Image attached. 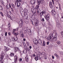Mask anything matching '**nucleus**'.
Returning <instances> with one entry per match:
<instances>
[{"label": "nucleus", "mask_w": 63, "mask_h": 63, "mask_svg": "<svg viewBox=\"0 0 63 63\" xmlns=\"http://www.w3.org/2000/svg\"><path fill=\"white\" fill-rule=\"evenodd\" d=\"M53 33H52L49 34L48 37L47 36H46L45 37V39H47V40H50L51 39H52V38H53Z\"/></svg>", "instance_id": "nucleus-1"}, {"label": "nucleus", "mask_w": 63, "mask_h": 63, "mask_svg": "<svg viewBox=\"0 0 63 63\" xmlns=\"http://www.w3.org/2000/svg\"><path fill=\"white\" fill-rule=\"evenodd\" d=\"M20 13L21 14L22 16H23V14H23V13L24 12V10H23V9L21 7H20Z\"/></svg>", "instance_id": "nucleus-2"}, {"label": "nucleus", "mask_w": 63, "mask_h": 63, "mask_svg": "<svg viewBox=\"0 0 63 63\" xmlns=\"http://www.w3.org/2000/svg\"><path fill=\"white\" fill-rule=\"evenodd\" d=\"M19 35L21 37H22V38H23V37H24V34H23V33L22 30L20 31Z\"/></svg>", "instance_id": "nucleus-3"}, {"label": "nucleus", "mask_w": 63, "mask_h": 63, "mask_svg": "<svg viewBox=\"0 0 63 63\" xmlns=\"http://www.w3.org/2000/svg\"><path fill=\"white\" fill-rule=\"evenodd\" d=\"M46 14V12L45 11H42L40 12V14L39 15V16L40 17H42L43 15H45Z\"/></svg>", "instance_id": "nucleus-4"}, {"label": "nucleus", "mask_w": 63, "mask_h": 63, "mask_svg": "<svg viewBox=\"0 0 63 63\" xmlns=\"http://www.w3.org/2000/svg\"><path fill=\"white\" fill-rule=\"evenodd\" d=\"M21 22L19 24V27H21L23 25V20H21V21H20L19 22Z\"/></svg>", "instance_id": "nucleus-5"}, {"label": "nucleus", "mask_w": 63, "mask_h": 63, "mask_svg": "<svg viewBox=\"0 0 63 63\" xmlns=\"http://www.w3.org/2000/svg\"><path fill=\"white\" fill-rule=\"evenodd\" d=\"M45 18L47 20H48L49 19V18H50V15L48 14H47L46 17H45Z\"/></svg>", "instance_id": "nucleus-6"}, {"label": "nucleus", "mask_w": 63, "mask_h": 63, "mask_svg": "<svg viewBox=\"0 0 63 63\" xmlns=\"http://www.w3.org/2000/svg\"><path fill=\"white\" fill-rule=\"evenodd\" d=\"M24 13L23 14V16H26V17L27 18H26L27 19L28 18V15H27V13L25 11H24Z\"/></svg>", "instance_id": "nucleus-7"}, {"label": "nucleus", "mask_w": 63, "mask_h": 63, "mask_svg": "<svg viewBox=\"0 0 63 63\" xmlns=\"http://www.w3.org/2000/svg\"><path fill=\"white\" fill-rule=\"evenodd\" d=\"M37 4L38 5H40V4L41 3L42 4H44V3L43 2V1H42L40 0H37Z\"/></svg>", "instance_id": "nucleus-8"}, {"label": "nucleus", "mask_w": 63, "mask_h": 63, "mask_svg": "<svg viewBox=\"0 0 63 63\" xmlns=\"http://www.w3.org/2000/svg\"><path fill=\"white\" fill-rule=\"evenodd\" d=\"M32 13L34 14H35L36 12V10L35 8H33L32 10Z\"/></svg>", "instance_id": "nucleus-9"}, {"label": "nucleus", "mask_w": 63, "mask_h": 63, "mask_svg": "<svg viewBox=\"0 0 63 63\" xmlns=\"http://www.w3.org/2000/svg\"><path fill=\"white\" fill-rule=\"evenodd\" d=\"M36 0H31V3L32 5H34L36 3Z\"/></svg>", "instance_id": "nucleus-10"}, {"label": "nucleus", "mask_w": 63, "mask_h": 63, "mask_svg": "<svg viewBox=\"0 0 63 63\" xmlns=\"http://www.w3.org/2000/svg\"><path fill=\"white\" fill-rule=\"evenodd\" d=\"M12 40L13 41L16 42V41L17 40V37H14L12 38Z\"/></svg>", "instance_id": "nucleus-11"}, {"label": "nucleus", "mask_w": 63, "mask_h": 63, "mask_svg": "<svg viewBox=\"0 0 63 63\" xmlns=\"http://www.w3.org/2000/svg\"><path fill=\"white\" fill-rule=\"evenodd\" d=\"M51 39H53V41L54 42H56L57 41V38L56 37V36L54 37H53Z\"/></svg>", "instance_id": "nucleus-12"}, {"label": "nucleus", "mask_w": 63, "mask_h": 63, "mask_svg": "<svg viewBox=\"0 0 63 63\" xmlns=\"http://www.w3.org/2000/svg\"><path fill=\"white\" fill-rule=\"evenodd\" d=\"M0 55L1 57H0V58H1V59H3L4 57V56H5V53H2Z\"/></svg>", "instance_id": "nucleus-13"}, {"label": "nucleus", "mask_w": 63, "mask_h": 63, "mask_svg": "<svg viewBox=\"0 0 63 63\" xmlns=\"http://www.w3.org/2000/svg\"><path fill=\"white\" fill-rule=\"evenodd\" d=\"M33 42L35 44H36V45L38 44V40L36 39L34 40H33Z\"/></svg>", "instance_id": "nucleus-14"}, {"label": "nucleus", "mask_w": 63, "mask_h": 63, "mask_svg": "<svg viewBox=\"0 0 63 63\" xmlns=\"http://www.w3.org/2000/svg\"><path fill=\"white\" fill-rule=\"evenodd\" d=\"M22 43L23 45L24 46V48H26V44L25 43H24L22 41H21V43Z\"/></svg>", "instance_id": "nucleus-15"}, {"label": "nucleus", "mask_w": 63, "mask_h": 63, "mask_svg": "<svg viewBox=\"0 0 63 63\" xmlns=\"http://www.w3.org/2000/svg\"><path fill=\"white\" fill-rule=\"evenodd\" d=\"M35 26H38L39 22L37 21V20H36L35 21Z\"/></svg>", "instance_id": "nucleus-16"}, {"label": "nucleus", "mask_w": 63, "mask_h": 63, "mask_svg": "<svg viewBox=\"0 0 63 63\" xmlns=\"http://www.w3.org/2000/svg\"><path fill=\"white\" fill-rule=\"evenodd\" d=\"M25 60L26 62H28V61H29V59L28 58V56L27 55L26 56V57L25 58Z\"/></svg>", "instance_id": "nucleus-17"}, {"label": "nucleus", "mask_w": 63, "mask_h": 63, "mask_svg": "<svg viewBox=\"0 0 63 63\" xmlns=\"http://www.w3.org/2000/svg\"><path fill=\"white\" fill-rule=\"evenodd\" d=\"M49 6L50 8H51V9H52V7H53V6L52 5V2H50Z\"/></svg>", "instance_id": "nucleus-18"}, {"label": "nucleus", "mask_w": 63, "mask_h": 63, "mask_svg": "<svg viewBox=\"0 0 63 63\" xmlns=\"http://www.w3.org/2000/svg\"><path fill=\"white\" fill-rule=\"evenodd\" d=\"M4 49L5 50H6V51H8V50H10V49L8 48V47H7L4 46Z\"/></svg>", "instance_id": "nucleus-19"}, {"label": "nucleus", "mask_w": 63, "mask_h": 63, "mask_svg": "<svg viewBox=\"0 0 63 63\" xmlns=\"http://www.w3.org/2000/svg\"><path fill=\"white\" fill-rule=\"evenodd\" d=\"M39 55H38L37 56H35L34 57V59L36 61H37L39 59Z\"/></svg>", "instance_id": "nucleus-20"}, {"label": "nucleus", "mask_w": 63, "mask_h": 63, "mask_svg": "<svg viewBox=\"0 0 63 63\" xmlns=\"http://www.w3.org/2000/svg\"><path fill=\"white\" fill-rule=\"evenodd\" d=\"M17 7H20V2H17Z\"/></svg>", "instance_id": "nucleus-21"}, {"label": "nucleus", "mask_w": 63, "mask_h": 63, "mask_svg": "<svg viewBox=\"0 0 63 63\" xmlns=\"http://www.w3.org/2000/svg\"><path fill=\"white\" fill-rule=\"evenodd\" d=\"M3 59H1V58H0V63H3Z\"/></svg>", "instance_id": "nucleus-22"}, {"label": "nucleus", "mask_w": 63, "mask_h": 63, "mask_svg": "<svg viewBox=\"0 0 63 63\" xmlns=\"http://www.w3.org/2000/svg\"><path fill=\"white\" fill-rule=\"evenodd\" d=\"M61 16H62L61 18V21L62 22H63V14H61Z\"/></svg>", "instance_id": "nucleus-23"}, {"label": "nucleus", "mask_w": 63, "mask_h": 63, "mask_svg": "<svg viewBox=\"0 0 63 63\" xmlns=\"http://www.w3.org/2000/svg\"><path fill=\"white\" fill-rule=\"evenodd\" d=\"M10 56L12 57V56H14V53L12 52H11V54H10Z\"/></svg>", "instance_id": "nucleus-24"}, {"label": "nucleus", "mask_w": 63, "mask_h": 63, "mask_svg": "<svg viewBox=\"0 0 63 63\" xmlns=\"http://www.w3.org/2000/svg\"><path fill=\"white\" fill-rule=\"evenodd\" d=\"M39 5H37L35 7V9H36V10H39Z\"/></svg>", "instance_id": "nucleus-25"}, {"label": "nucleus", "mask_w": 63, "mask_h": 63, "mask_svg": "<svg viewBox=\"0 0 63 63\" xmlns=\"http://www.w3.org/2000/svg\"><path fill=\"white\" fill-rule=\"evenodd\" d=\"M41 12H40V11L39 10H37V15H38V16H39L40 15V14Z\"/></svg>", "instance_id": "nucleus-26"}, {"label": "nucleus", "mask_w": 63, "mask_h": 63, "mask_svg": "<svg viewBox=\"0 0 63 63\" xmlns=\"http://www.w3.org/2000/svg\"><path fill=\"white\" fill-rule=\"evenodd\" d=\"M6 9L7 10H9L10 9V7H9V5H7L6 6Z\"/></svg>", "instance_id": "nucleus-27"}, {"label": "nucleus", "mask_w": 63, "mask_h": 63, "mask_svg": "<svg viewBox=\"0 0 63 63\" xmlns=\"http://www.w3.org/2000/svg\"><path fill=\"white\" fill-rule=\"evenodd\" d=\"M21 0H16V2H15V5L16 6V3H18V2H21Z\"/></svg>", "instance_id": "nucleus-28"}, {"label": "nucleus", "mask_w": 63, "mask_h": 63, "mask_svg": "<svg viewBox=\"0 0 63 63\" xmlns=\"http://www.w3.org/2000/svg\"><path fill=\"white\" fill-rule=\"evenodd\" d=\"M18 47H16L15 48V52H16V51H17V50L18 49Z\"/></svg>", "instance_id": "nucleus-29"}, {"label": "nucleus", "mask_w": 63, "mask_h": 63, "mask_svg": "<svg viewBox=\"0 0 63 63\" xmlns=\"http://www.w3.org/2000/svg\"><path fill=\"white\" fill-rule=\"evenodd\" d=\"M38 43H39V44H42V41L40 39H39V40H38Z\"/></svg>", "instance_id": "nucleus-30"}, {"label": "nucleus", "mask_w": 63, "mask_h": 63, "mask_svg": "<svg viewBox=\"0 0 63 63\" xmlns=\"http://www.w3.org/2000/svg\"><path fill=\"white\" fill-rule=\"evenodd\" d=\"M56 13L55 11L53 12L52 13V15L53 16H55V15H56Z\"/></svg>", "instance_id": "nucleus-31"}, {"label": "nucleus", "mask_w": 63, "mask_h": 63, "mask_svg": "<svg viewBox=\"0 0 63 63\" xmlns=\"http://www.w3.org/2000/svg\"><path fill=\"white\" fill-rule=\"evenodd\" d=\"M42 46L44 47H45L46 46V44H45V41H43L42 44Z\"/></svg>", "instance_id": "nucleus-32"}, {"label": "nucleus", "mask_w": 63, "mask_h": 63, "mask_svg": "<svg viewBox=\"0 0 63 63\" xmlns=\"http://www.w3.org/2000/svg\"><path fill=\"white\" fill-rule=\"evenodd\" d=\"M26 43L28 46H29V44H30V43H29V41L26 42Z\"/></svg>", "instance_id": "nucleus-33"}, {"label": "nucleus", "mask_w": 63, "mask_h": 63, "mask_svg": "<svg viewBox=\"0 0 63 63\" xmlns=\"http://www.w3.org/2000/svg\"><path fill=\"white\" fill-rule=\"evenodd\" d=\"M26 52H27V51L25 49L24 50L23 52V53H26Z\"/></svg>", "instance_id": "nucleus-34"}, {"label": "nucleus", "mask_w": 63, "mask_h": 63, "mask_svg": "<svg viewBox=\"0 0 63 63\" xmlns=\"http://www.w3.org/2000/svg\"><path fill=\"white\" fill-rule=\"evenodd\" d=\"M25 22L26 24H28V20H26Z\"/></svg>", "instance_id": "nucleus-35"}, {"label": "nucleus", "mask_w": 63, "mask_h": 63, "mask_svg": "<svg viewBox=\"0 0 63 63\" xmlns=\"http://www.w3.org/2000/svg\"><path fill=\"white\" fill-rule=\"evenodd\" d=\"M14 60H17V56L16 55L15 56H14Z\"/></svg>", "instance_id": "nucleus-36"}, {"label": "nucleus", "mask_w": 63, "mask_h": 63, "mask_svg": "<svg viewBox=\"0 0 63 63\" xmlns=\"http://www.w3.org/2000/svg\"><path fill=\"white\" fill-rule=\"evenodd\" d=\"M11 5H12L13 8H15V5L13 4H12Z\"/></svg>", "instance_id": "nucleus-37"}, {"label": "nucleus", "mask_w": 63, "mask_h": 63, "mask_svg": "<svg viewBox=\"0 0 63 63\" xmlns=\"http://www.w3.org/2000/svg\"><path fill=\"white\" fill-rule=\"evenodd\" d=\"M24 10L25 11L24 12H28V9H27L26 8H25L24 9Z\"/></svg>", "instance_id": "nucleus-38"}, {"label": "nucleus", "mask_w": 63, "mask_h": 63, "mask_svg": "<svg viewBox=\"0 0 63 63\" xmlns=\"http://www.w3.org/2000/svg\"><path fill=\"white\" fill-rule=\"evenodd\" d=\"M17 51H19V52L20 53H21V51L20 50V49H19V48L18 47V50H17Z\"/></svg>", "instance_id": "nucleus-39"}, {"label": "nucleus", "mask_w": 63, "mask_h": 63, "mask_svg": "<svg viewBox=\"0 0 63 63\" xmlns=\"http://www.w3.org/2000/svg\"><path fill=\"white\" fill-rule=\"evenodd\" d=\"M41 21H43V22L45 21V19H44V18H42V19H41Z\"/></svg>", "instance_id": "nucleus-40"}, {"label": "nucleus", "mask_w": 63, "mask_h": 63, "mask_svg": "<svg viewBox=\"0 0 63 63\" xmlns=\"http://www.w3.org/2000/svg\"><path fill=\"white\" fill-rule=\"evenodd\" d=\"M27 51H29V47H27L25 49Z\"/></svg>", "instance_id": "nucleus-41"}, {"label": "nucleus", "mask_w": 63, "mask_h": 63, "mask_svg": "<svg viewBox=\"0 0 63 63\" xmlns=\"http://www.w3.org/2000/svg\"><path fill=\"white\" fill-rule=\"evenodd\" d=\"M0 13L2 16H4V15H3V13H2V12H0Z\"/></svg>", "instance_id": "nucleus-42"}, {"label": "nucleus", "mask_w": 63, "mask_h": 63, "mask_svg": "<svg viewBox=\"0 0 63 63\" xmlns=\"http://www.w3.org/2000/svg\"><path fill=\"white\" fill-rule=\"evenodd\" d=\"M8 28H10V26H11V25L9 23V24H8Z\"/></svg>", "instance_id": "nucleus-43"}, {"label": "nucleus", "mask_w": 63, "mask_h": 63, "mask_svg": "<svg viewBox=\"0 0 63 63\" xmlns=\"http://www.w3.org/2000/svg\"><path fill=\"white\" fill-rule=\"evenodd\" d=\"M28 33L29 35H31V34H32V33H31V32H28Z\"/></svg>", "instance_id": "nucleus-44"}, {"label": "nucleus", "mask_w": 63, "mask_h": 63, "mask_svg": "<svg viewBox=\"0 0 63 63\" xmlns=\"http://www.w3.org/2000/svg\"><path fill=\"white\" fill-rule=\"evenodd\" d=\"M39 59L40 60H42L43 59V58H41L40 57V55H39Z\"/></svg>", "instance_id": "nucleus-45"}, {"label": "nucleus", "mask_w": 63, "mask_h": 63, "mask_svg": "<svg viewBox=\"0 0 63 63\" xmlns=\"http://www.w3.org/2000/svg\"><path fill=\"white\" fill-rule=\"evenodd\" d=\"M60 42L59 41H57V43L58 44V45H59V44H60Z\"/></svg>", "instance_id": "nucleus-46"}, {"label": "nucleus", "mask_w": 63, "mask_h": 63, "mask_svg": "<svg viewBox=\"0 0 63 63\" xmlns=\"http://www.w3.org/2000/svg\"><path fill=\"white\" fill-rule=\"evenodd\" d=\"M22 58H20L19 59V61L20 62H21V61H22Z\"/></svg>", "instance_id": "nucleus-47"}, {"label": "nucleus", "mask_w": 63, "mask_h": 63, "mask_svg": "<svg viewBox=\"0 0 63 63\" xmlns=\"http://www.w3.org/2000/svg\"><path fill=\"white\" fill-rule=\"evenodd\" d=\"M27 30H26L24 31V34H26V33H27Z\"/></svg>", "instance_id": "nucleus-48"}, {"label": "nucleus", "mask_w": 63, "mask_h": 63, "mask_svg": "<svg viewBox=\"0 0 63 63\" xmlns=\"http://www.w3.org/2000/svg\"><path fill=\"white\" fill-rule=\"evenodd\" d=\"M11 11L12 12H14V9L13 8H11Z\"/></svg>", "instance_id": "nucleus-49"}, {"label": "nucleus", "mask_w": 63, "mask_h": 63, "mask_svg": "<svg viewBox=\"0 0 63 63\" xmlns=\"http://www.w3.org/2000/svg\"><path fill=\"white\" fill-rule=\"evenodd\" d=\"M12 33L13 34H14V35H15V34L16 33V32H15L14 31H13V32H12Z\"/></svg>", "instance_id": "nucleus-50"}, {"label": "nucleus", "mask_w": 63, "mask_h": 63, "mask_svg": "<svg viewBox=\"0 0 63 63\" xmlns=\"http://www.w3.org/2000/svg\"><path fill=\"white\" fill-rule=\"evenodd\" d=\"M27 31H28V32H31V31L30 30H27Z\"/></svg>", "instance_id": "nucleus-51"}, {"label": "nucleus", "mask_w": 63, "mask_h": 63, "mask_svg": "<svg viewBox=\"0 0 63 63\" xmlns=\"http://www.w3.org/2000/svg\"><path fill=\"white\" fill-rule=\"evenodd\" d=\"M5 36H7V32H5Z\"/></svg>", "instance_id": "nucleus-52"}, {"label": "nucleus", "mask_w": 63, "mask_h": 63, "mask_svg": "<svg viewBox=\"0 0 63 63\" xmlns=\"http://www.w3.org/2000/svg\"><path fill=\"white\" fill-rule=\"evenodd\" d=\"M17 30H18V29H14L13 31H14V32H15V31H16Z\"/></svg>", "instance_id": "nucleus-53"}, {"label": "nucleus", "mask_w": 63, "mask_h": 63, "mask_svg": "<svg viewBox=\"0 0 63 63\" xmlns=\"http://www.w3.org/2000/svg\"><path fill=\"white\" fill-rule=\"evenodd\" d=\"M18 35V33L17 32L15 33V35H16V36H17V35Z\"/></svg>", "instance_id": "nucleus-54"}, {"label": "nucleus", "mask_w": 63, "mask_h": 63, "mask_svg": "<svg viewBox=\"0 0 63 63\" xmlns=\"http://www.w3.org/2000/svg\"><path fill=\"white\" fill-rule=\"evenodd\" d=\"M2 2V5H3V6H5V5H4V2L3 1L2 2Z\"/></svg>", "instance_id": "nucleus-55"}, {"label": "nucleus", "mask_w": 63, "mask_h": 63, "mask_svg": "<svg viewBox=\"0 0 63 63\" xmlns=\"http://www.w3.org/2000/svg\"><path fill=\"white\" fill-rule=\"evenodd\" d=\"M11 40H9L8 41V42L9 43H11Z\"/></svg>", "instance_id": "nucleus-56"}, {"label": "nucleus", "mask_w": 63, "mask_h": 63, "mask_svg": "<svg viewBox=\"0 0 63 63\" xmlns=\"http://www.w3.org/2000/svg\"><path fill=\"white\" fill-rule=\"evenodd\" d=\"M9 8H12V7H11V4L9 3Z\"/></svg>", "instance_id": "nucleus-57"}, {"label": "nucleus", "mask_w": 63, "mask_h": 63, "mask_svg": "<svg viewBox=\"0 0 63 63\" xmlns=\"http://www.w3.org/2000/svg\"><path fill=\"white\" fill-rule=\"evenodd\" d=\"M17 62V60H14V62L15 63H16Z\"/></svg>", "instance_id": "nucleus-58"}, {"label": "nucleus", "mask_w": 63, "mask_h": 63, "mask_svg": "<svg viewBox=\"0 0 63 63\" xmlns=\"http://www.w3.org/2000/svg\"><path fill=\"white\" fill-rule=\"evenodd\" d=\"M59 9L60 10V11H62V9H61V6L59 7Z\"/></svg>", "instance_id": "nucleus-59"}, {"label": "nucleus", "mask_w": 63, "mask_h": 63, "mask_svg": "<svg viewBox=\"0 0 63 63\" xmlns=\"http://www.w3.org/2000/svg\"><path fill=\"white\" fill-rule=\"evenodd\" d=\"M52 59H54V57L53 56V55L52 56Z\"/></svg>", "instance_id": "nucleus-60"}, {"label": "nucleus", "mask_w": 63, "mask_h": 63, "mask_svg": "<svg viewBox=\"0 0 63 63\" xmlns=\"http://www.w3.org/2000/svg\"><path fill=\"white\" fill-rule=\"evenodd\" d=\"M49 42L48 41L47 42V45H48V44H49Z\"/></svg>", "instance_id": "nucleus-61"}, {"label": "nucleus", "mask_w": 63, "mask_h": 63, "mask_svg": "<svg viewBox=\"0 0 63 63\" xmlns=\"http://www.w3.org/2000/svg\"><path fill=\"white\" fill-rule=\"evenodd\" d=\"M7 16L8 17H9V18H10V17L11 16L9 15H7Z\"/></svg>", "instance_id": "nucleus-62"}, {"label": "nucleus", "mask_w": 63, "mask_h": 63, "mask_svg": "<svg viewBox=\"0 0 63 63\" xmlns=\"http://www.w3.org/2000/svg\"><path fill=\"white\" fill-rule=\"evenodd\" d=\"M56 57H57V59H59V56L58 55V56H56Z\"/></svg>", "instance_id": "nucleus-63"}, {"label": "nucleus", "mask_w": 63, "mask_h": 63, "mask_svg": "<svg viewBox=\"0 0 63 63\" xmlns=\"http://www.w3.org/2000/svg\"><path fill=\"white\" fill-rule=\"evenodd\" d=\"M35 57V54H34L32 55V57Z\"/></svg>", "instance_id": "nucleus-64"}]
</instances>
